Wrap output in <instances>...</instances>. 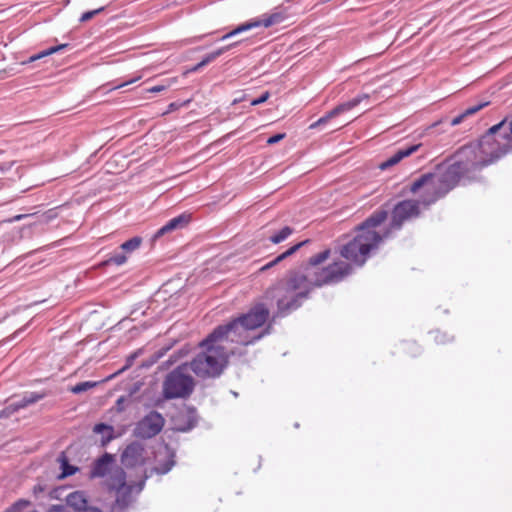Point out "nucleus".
<instances>
[{
	"mask_svg": "<svg viewBox=\"0 0 512 512\" xmlns=\"http://www.w3.org/2000/svg\"><path fill=\"white\" fill-rule=\"evenodd\" d=\"M507 121L504 118L490 127L476 142L460 147L454 154V162L438 176L437 185L427 188L422 197L423 205L428 207L445 197L460 181L464 184L480 181L478 173L489 164L511 153L507 143L501 139V131Z\"/></svg>",
	"mask_w": 512,
	"mask_h": 512,
	"instance_id": "nucleus-1",
	"label": "nucleus"
},
{
	"mask_svg": "<svg viewBox=\"0 0 512 512\" xmlns=\"http://www.w3.org/2000/svg\"><path fill=\"white\" fill-rule=\"evenodd\" d=\"M330 254L331 250L325 249L311 256L306 263L290 270L284 279L266 290L264 298L276 301L277 310L274 318L286 317L300 308L315 287L338 283L351 273V264L343 261L320 268L319 265L326 261Z\"/></svg>",
	"mask_w": 512,
	"mask_h": 512,
	"instance_id": "nucleus-2",
	"label": "nucleus"
},
{
	"mask_svg": "<svg viewBox=\"0 0 512 512\" xmlns=\"http://www.w3.org/2000/svg\"><path fill=\"white\" fill-rule=\"evenodd\" d=\"M387 217L388 212L386 210H377L372 213L357 226L355 237L341 247L340 255L355 265L362 267L370 253L377 249L384 239L391 236L393 230L390 225L382 234L375 230Z\"/></svg>",
	"mask_w": 512,
	"mask_h": 512,
	"instance_id": "nucleus-3",
	"label": "nucleus"
},
{
	"mask_svg": "<svg viewBox=\"0 0 512 512\" xmlns=\"http://www.w3.org/2000/svg\"><path fill=\"white\" fill-rule=\"evenodd\" d=\"M275 315V313L273 314ZM277 317L272 316L271 322L262 329L258 334L250 335V332L244 326L239 317L233 318L227 323L216 326L206 337L205 344L219 343L222 341H229L243 346L255 344L263 337L271 334L272 323Z\"/></svg>",
	"mask_w": 512,
	"mask_h": 512,
	"instance_id": "nucleus-4",
	"label": "nucleus"
},
{
	"mask_svg": "<svg viewBox=\"0 0 512 512\" xmlns=\"http://www.w3.org/2000/svg\"><path fill=\"white\" fill-rule=\"evenodd\" d=\"M200 347L203 350L190 362V369L203 379L219 377L227 365V351L216 342L205 344V338Z\"/></svg>",
	"mask_w": 512,
	"mask_h": 512,
	"instance_id": "nucleus-5",
	"label": "nucleus"
},
{
	"mask_svg": "<svg viewBox=\"0 0 512 512\" xmlns=\"http://www.w3.org/2000/svg\"><path fill=\"white\" fill-rule=\"evenodd\" d=\"M114 477L115 483L111 484V489L116 491V498L111 504L110 512H129L130 507L136 502V496L145 488L150 475L144 474L138 482L128 484L125 471L119 468L115 471Z\"/></svg>",
	"mask_w": 512,
	"mask_h": 512,
	"instance_id": "nucleus-6",
	"label": "nucleus"
},
{
	"mask_svg": "<svg viewBox=\"0 0 512 512\" xmlns=\"http://www.w3.org/2000/svg\"><path fill=\"white\" fill-rule=\"evenodd\" d=\"M186 369V365H179L166 375L162 384L164 399H185L193 393L194 379L186 373Z\"/></svg>",
	"mask_w": 512,
	"mask_h": 512,
	"instance_id": "nucleus-7",
	"label": "nucleus"
},
{
	"mask_svg": "<svg viewBox=\"0 0 512 512\" xmlns=\"http://www.w3.org/2000/svg\"><path fill=\"white\" fill-rule=\"evenodd\" d=\"M288 18V13L285 8L278 7L271 14H264L260 18L251 19L247 22L241 23L226 34H224L220 40L224 41L229 38H232L236 35H239L243 32L250 31L253 28L257 27H271L276 24L282 23L284 20Z\"/></svg>",
	"mask_w": 512,
	"mask_h": 512,
	"instance_id": "nucleus-8",
	"label": "nucleus"
},
{
	"mask_svg": "<svg viewBox=\"0 0 512 512\" xmlns=\"http://www.w3.org/2000/svg\"><path fill=\"white\" fill-rule=\"evenodd\" d=\"M422 200H402L392 209L390 226L392 230H400L406 221L415 219L420 215V204Z\"/></svg>",
	"mask_w": 512,
	"mask_h": 512,
	"instance_id": "nucleus-9",
	"label": "nucleus"
},
{
	"mask_svg": "<svg viewBox=\"0 0 512 512\" xmlns=\"http://www.w3.org/2000/svg\"><path fill=\"white\" fill-rule=\"evenodd\" d=\"M165 419L158 411H151L135 426L133 435L140 439H150L161 432Z\"/></svg>",
	"mask_w": 512,
	"mask_h": 512,
	"instance_id": "nucleus-10",
	"label": "nucleus"
},
{
	"mask_svg": "<svg viewBox=\"0 0 512 512\" xmlns=\"http://www.w3.org/2000/svg\"><path fill=\"white\" fill-rule=\"evenodd\" d=\"M119 468L121 467L116 464L115 455L104 452L92 462L88 476L90 479L110 476L112 483H115V471Z\"/></svg>",
	"mask_w": 512,
	"mask_h": 512,
	"instance_id": "nucleus-11",
	"label": "nucleus"
},
{
	"mask_svg": "<svg viewBox=\"0 0 512 512\" xmlns=\"http://www.w3.org/2000/svg\"><path fill=\"white\" fill-rule=\"evenodd\" d=\"M238 317L250 332L262 327L268 321L270 310L264 303H257Z\"/></svg>",
	"mask_w": 512,
	"mask_h": 512,
	"instance_id": "nucleus-12",
	"label": "nucleus"
},
{
	"mask_svg": "<svg viewBox=\"0 0 512 512\" xmlns=\"http://www.w3.org/2000/svg\"><path fill=\"white\" fill-rule=\"evenodd\" d=\"M367 98H368L367 94L358 95L347 102L337 105L332 110L327 112L324 116L320 117L317 121L312 123L310 125V129H316V128L326 124L330 119H332L346 111L353 109L354 107L359 105L363 99H367Z\"/></svg>",
	"mask_w": 512,
	"mask_h": 512,
	"instance_id": "nucleus-13",
	"label": "nucleus"
},
{
	"mask_svg": "<svg viewBox=\"0 0 512 512\" xmlns=\"http://www.w3.org/2000/svg\"><path fill=\"white\" fill-rule=\"evenodd\" d=\"M144 446L138 442L133 441L128 444L121 454V463L126 468H134L143 464Z\"/></svg>",
	"mask_w": 512,
	"mask_h": 512,
	"instance_id": "nucleus-14",
	"label": "nucleus"
},
{
	"mask_svg": "<svg viewBox=\"0 0 512 512\" xmlns=\"http://www.w3.org/2000/svg\"><path fill=\"white\" fill-rule=\"evenodd\" d=\"M191 221V214L182 213L170 220H168L162 227H160L152 237V241H156L162 236L171 233L175 230L185 228Z\"/></svg>",
	"mask_w": 512,
	"mask_h": 512,
	"instance_id": "nucleus-15",
	"label": "nucleus"
},
{
	"mask_svg": "<svg viewBox=\"0 0 512 512\" xmlns=\"http://www.w3.org/2000/svg\"><path fill=\"white\" fill-rule=\"evenodd\" d=\"M165 451H166L165 459L162 460L160 458H157L156 465L153 468H151L150 471L145 470L144 474L150 475V477H151L153 474L165 475L172 470V468L176 464V460H175L176 453L174 450L170 449L168 446L165 447Z\"/></svg>",
	"mask_w": 512,
	"mask_h": 512,
	"instance_id": "nucleus-16",
	"label": "nucleus"
},
{
	"mask_svg": "<svg viewBox=\"0 0 512 512\" xmlns=\"http://www.w3.org/2000/svg\"><path fill=\"white\" fill-rule=\"evenodd\" d=\"M198 417L196 408L189 406L186 408V413L179 416L175 420V430L182 433L190 432L197 426Z\"/></svg>",
	"mask_w": 512,
	"mask_h": 512,
	"instance_id": "nucleus-17",
	"label": "nucleus"
},
{
	"mask_svg": "<svg viewBox=\"0 0 512 512\" xmlns=\"http://www.w3.org/2000/svg\"><path fill=\"white\" fill-rule=\"evenodd\" d=\"M421 144H410L404 147L399 148L397 151L394 152L393 155L388 157L385 161L381 162L379 164V168L381 170H387L390 167L398 164L401 160L404 158L410 156L414 152H416L420 148Z\"/></svg>",
	"mask_w": 512,
	"mask_h": 512,
	"instance_id": "nucleus-18",
	"label": "nucleus"
},
{
	"mask_svg": "<svg viewBox=\"0 0 512 512\" xmlns=\"http://www.w3.org/2000/svg\"><path fill=\"white\" fill-rule=\"evenodd\" d=\"M92 431L94 434L100 435L98 445L102 448H105L112 440L117 438L114 427L104 422L96 423ZM95 443H97V441Z\"/></svg>",
	"mask_w": 512,
	"mask_h": 512,
	"instance_id": "nucleus-19",
	"label": "nucleus"
},
{
	"mask_svg": "<svg viewBox=\"0 0 512 512\" xmlns=\"http://www.w3.org/2000/svg\"><path fill=\"white\" fill-rule=\"evenodd\" d=\"M67 506L63 509L66 512H80L82 509H86L91 507L88 504V500L85 496V493L82 491H74L70 493L66 498Z\"/></svg>",
	"mask_w": 512,
	"mask_h": 512,
	"instance_id": "nucleus-20",
	"label": "nucleus"
},
{
	"mask_svg": "<svg viewBox=\"0 0 512 512\" xmlns=\"http://www.w3.org/2000/svg\"><path fill=\"white\" fill-rule=\"evenodd\" d=\"M309 242V240H304V241H301L293 246H291L290 248H288L286 251H284L283 253L279 254L277 257H275L273 260L269 261L268 263H266L262 268L261 270L264 271V270H267L273 266H275L276 264L280 263L281 261H283L284 259L288 258L289 256L293 255L294 253H296L301 247H303L305 244H307Z\"/></svg>",
	"mask_w": 512,
	"mask_h": 512,
	"instance_id": "nucleus-21",
	"label": "nucleus"
},
{
	"mask_svg": "<svg viewBox=\"0 0 512 512\" xmlns=\"http://www.w3.org/2000/svg\"><path fill=\"white\" fill-rule=\"evenodd\" d=\"M58 461L60 463L61 469V473L58 476L59 479H64L69 476H72L79 470L77 466L70 464L69 459L64 452H62L59 455Z\"/></svg>",
	"mask_w": 512,
	"mask_h": 512,
	"instance_id": "nucleus-22",
	"label": "nucleus"
},
{
	"mask_svg": "<svg viewBox=\"0 0 512 512\" xmlns=\"http://www.w3.org/2000/svg\"><path fill=\"white\" fill-rule=\"evenodd\" d=\"M243 41L240 40V41H236V42H233V43H230L228 45H225V46H222L218 49H216L215 51L205 55L203 58H202V65H208L209 63L213 62L215 59H217L218 57H220L221 55H223L224 53L230 51L231 49L239 46Z\"/></svg>",
	"mask_w": 512,
	"mask_h": 512,
	"instance_id": "nucleus-23",
	"label": "nucleus"
},
{
	"mask_svg": "<svg viewBox=\"0 0 512 512\" xmlns=\"http://www.w3.org/2000/svg\"><path fill=\"white\" fill-rule=\"evenodd\" d=\"M434 180H435V174L434 173H425V174H422L420 177H418L416 180H414L410 187H409V190L410 192L412 193H416L417 191H419L421 188L425 187V186H428L429 184H434ZM435 185H433L434 187Z\"/></svg>",
	"mask_w": 512,
	"mask_h": 512,
	"instance_id": "nucleus-24",
	"label": "nucleus"
},
{
	"mask_svg": "<svg viewBox=\"0 0 512 512\" xmlns=\"http://www.w3.org/2000/svg\"><path fill=\"white\" fill-rule=\"evenodd\" d=\"M126 261H127V256L123 250L114 251L112 253H109L106 256V259L101 262V266L102 267L110 266V265L121 266V265L125 264Z\"/></svg>",
	"mask_w": 512,
	"mask_h": 512,
	"instance_id": "nucleus-25",
	"label": "nucleus"
},
{
	"mask_svg": "<svg viewBox=\"0 0 512 512\" xmlns=\"http://www.w3.org/2000/svg\"><path fill=\"white\" fill-rule=\"evenodd\" d=\"M45 394L38 392H25L23 396L19 400H15L18 407L23 409L29 405H32L41 399H43Z\"/></svg>",
	"mask_w": 512,
	"mask_h": 512,
	"instance_id": "nucleus-26",
	"label": "nucleus"
},
{
	"mask_svg": "<svg viewBox=\"0 0 512 512\" xmlns=\"http://www.w3.org/2000/svg\"><path fill=\"white\" fill-rule=\"evenodd\" d=\"M293 232L294 229L292 227L284 226L278 232H275L272 235H270L269 241H271L274 244H279L285 241Z\"/></svg>",
	"mask_w": 512,
	"mask_h": 512,
	"instance_id": "nucleus-27",
	"label": "nucleus"
},
{
	"mask_svg": "<svg viewBox=\"0 0 512 512\" xmlns=\"http://www.w3.org/2000/svg\"><path fill=\"white\" fill-rule=\"evenodd\" d=\"M142 243V238L140 236H134L127 241L123 242L120 245V249L124 251V253H131L138 249Z\"/></svg>",
	"mask_w": 512,
	"mask_h": 512,
	"instance_id": "nucleus-28",
	"label": "nucleus"
},
{
	"mask_svg": "<svg viewBox=\"0 0 512 512\" xmlns=\"http://www.w3.org/2000/svg\"><path fill=\"white\" fill-rule=\"evenodd\" d=\"M98 385V382L96 381H83L79 382L76 385L72 386L70 391L73 394H81L84 393L92 388H95Z\"/></svg>",
	"mask_w": 512,
	"mask_h": 512,
	"instance_id": "nucleus-29",
	"label": "nucleus"
},
{
	"mask_svg": "<svg viewBox=\"0 0 512 512\" xmlns=\"http://www.w3.org/2000/svg\"><path fill=\"white\" fill-rule=\"evenodd\" d=\"M30 504V501L26 499H19L9 506L4 512H24Z\"/></svg>",
	"mask_w": 512,
	"mask_h": 512,
	"instance_id": "nucleus-30",
	"label": "nucleus"
},
{
	"mask_svg": "<svg viewBox=\"0 0 512 512\" xmlns=\"http://www.w3.org/2000/svg\"><path fill=\"white\" fill-rule=\"evenodd\" d=\"M504 126H506V124ZM501 139L506 141L508 150L512 151V120L507 128L503 127V130L501 131Z\"/></svg>",
	"mask_w": 512,
	"mask_h": 512,
	"instance_id": "nucleus-31",
	"label": "nucleus"
},
{
	"mask_svg": "<svg viewBox=\"0 0 512 512\" xmlns=\"http://www.w3.org/2000/svg\"><path fill=\"white\" fill-rule=\"evenodd\" d=\"M18 410H20V408L18 407L16 401H13L0 411V418H8Z\"/></svg>",
	"mask_w": 512,
	"mask_h": 512,
	"instance_id": "nucleus-32",
	"label": "nucleus"
},
{
	"mask_svg": "<svg viewBox=\"0 0 512 512\" xmlns=\"http://www.w3.org/2000/svg\"><path fill=\"white\" fill-rule=\"evenodd\" d=\"M434 334V340L437 344H446L448 342L453 341V336H449L446 333H442L439 330L431 332Z\"/></svg>",
	"mask_w": 512,
	"mask_h": 512,
	"instance_id": "nucleus-33",
	"label": "nucleus"
},
{
	"mask_svg": "<svg viewBox=\"0 0 512 512\" xmlns=\"http://www.w3.org/2000/svg\"><path fill=\"white\" fill-rule=\"evenodd\" d=\"M67 47H68V44H60V45H57V46H52V47H50V48H48L46 50H43V51L37 53V55L41 59V58L46 57L48 55L54 54L56 52H59V51L65 49Z\"/></svg>",
	"mask_w": 512,
	"mask_h": 512,
	"instance_id": "nucleus-34",
	"label": "nucleus"
},
{
	"mask_svg": "<svg viewBox=\"0 0 512 512\" xmlns=\"http://www.w3.org/2000/svg\"><path fill=\"white\" fill-rule=\"evenodd\" d=\"M488 104H489V102H482L477 105L471 106V107L465 109L462 112V114H463L464 118H467L468 116L474 115L475 113H477L478 111H480L481 109L486 107Z\"/></svg>",
	"mask_w": 512,
	"mask_h": 512,
	"instance_id": "nucleus-35",
	"label": "nucleus"
},
{
	"mask_svg": "<svg viewBox=\"0 0 512 512\" xmlns=\"http://www.w3.org/2000/svg\"><path fill=\"white\" fill-rule=\"evenodd\" d=\"M104 9H105V7H100V8L94 9V10L86 11L81 15L79 20H80V22H87V21L91 20L93 17H95L96 15L100 14L102 11H104Z\"/></svg>",
	"mask_w": 512,
	"mask_h": 512,
	"instance_id": "nucleus-36",
	"label": "nucleus"
},
{
	"mask_svg": "<svg viewBox=\"0 0 512 512\" xmlns=\"http://www.w3.org/2000/svg\"><path fill=\"white\" fill-rule=\"evenodd\" d=\"M464 119L465 118H464L463 114L460 113L458 116L452 118L451 120L445 119V120H442L440 122L434 123L433 126H437V125H439L441 123L447 122L448 125L452 127V126H456V125L462 123L464 121Z\"/></svg>",
	"mask_w": 512,
	"mask_h": 512,
	"instance_id": "nucleus-37",
	"label": "nucleus"
},
{
	"mask_svg": "<svg viewBox=\"0 0 512 512\" xmlns=\"http://www.w3.org/2000/svg\"><path fill=\"white\" fill-rule=\"evenodd\" d=\"M136 80H137V78H133L131 80L125 81L123 83H120V84H117V85H114V86H112L111 83H107L106 85H104L102 87V89H107L108 91L116 90V89L125 87V86H127V85H129L131 83H134Z\"/></svg>",
	"mask_w": 512,
	"mask_h": 512,
	"instance_id": "nucleus-38",
	"label": "nucleus"
},
{
	"mask_svg": "<svg viewBox=\"0 0 512 512\" xmlns=\"http://www.w3.org/2000/svg\"><path fill=\"white\" fill-rule=\"evenodd\" d=\"M269 97H270V94H269V92L266 91V92L262 93L259 97L251 100L250 105L251 106L260 105V104L266 102L269 99Z\"/></svg>",
	"mask_w": 512,
	"mask_h": 512,
	"instance_id": "nucleus-39",
	"label": "nucleus"
},
{
	"mask_svg": "<svg viewBox=\"0 0 512 512\" xmlns=\"http://www.w3.org/2000/svg\"><path fill=\"white\" fill-rule=\"evenodd\" d=\"M285 136H286L285 133H276L267 139V144L274 145V144L280 142L281 140H283L285 138Z\"/></svg>",
	"mask_w": 512,
	"mask_h": 512,
	"instance_id": "nucleus-40",
	"label": "nucleus"
},
{
	"mask_svg": "<svg viewBox=\"0 0 512 512\" xmlns=\"http://www.w3.org/2000/svg\"><path fill=\"white\" fill-rule=\"evenodd\" d=\"M139 353H140V351H136V352H134V353L130 354V355L126 358V363H125L124 367L119 371V373H120L121 371H124L125 369L129 368V367L133 364V362L135 361V359L138 357Z\"/></svg>",
	"mask_w": 512,
	"mask_h": 512,
	"instance_id": "nucleus-41",
	"label": "nucleus"
},
{
	"mask_svg": "<svg viewBox=\"0 0 512 512\" xmlns=\"http://www.w3.org/2000/svg\"><path fill=\"white\" fill-rule=\"evenodd\" d=\"M406 346L411 351L412 356H417L421 353L420 346L415 342H407Z\"/></svg>",
	"mask_w": 512,
	"mask_h": 512,
	"instance_id": "nucleus-42",
	"label": "nucleus"
},
{
	"mask_svg": "<svg viewBox=\"0 0 512 512\" xmlns=\"http://www.w3.org/2000/svg\"><path fill=\"white\" fill-rule=\"evenodd\" d=\"M126 402H127V398L125 396H121L117 399L116 401V410L118 412H122L126 409Z\"/></svg>",
	"mask_w": 512,
	"mask_h": 512,
	"instance_id": "nucleus-43",
	"label": "nucleus"
},
{
	"mask_svg": "<svg viewBox=\"0 0 512 512\" xmlns=\"http://www.w3.org/2000/svg\"><path fill=\"white\" fill-rule=\"evenodd\" d=\"M165 89V86L163 85H156L151 88H148V91L151 93H159Z\"/></svg>",
	"mask_w": 512,
	"mask_h": 512,
	"instance_id": "nucleus-44",
	"label": "nucleus"
},
{
	"mask_svg": "<svg viewBox=\"0 0 512 512\" xmlns=\"http://www.w3.org/2000/svg\"><path fill=\"white\" fill-rule=\"evenodd\" d=\"M164 355V350L160 349L159 351L155 352L152 356V363L158 361L162 356Z\"/></svg>",
	"mask_w": 512,
	"mask_h": 512,
	"instance_id": "nucleus-45",
	"label": "nucleus"
},
{
	"mask_svg": "<svg viewBox=\"0 0 512 512\" xmlns=\"http://www.w3.org/2000/svg\"><path fill=\"white\" fill-rule=\"evenodd\" d=\"M205 65H202V61H200L199 63H197L195 66H193L192 68H190V72H197L199 71L201 68H203Z\"/></svg>",
	"mask_w": 512,
	"mask_h": 512,
	"instance_id": "nucleus-46",
	"label": "nucleus"
},
{
	"mask_svg": "<svg viewBox=\"0 0 512 512\" xmlns=\"http://www.w3.org/2000/svg\"><path fill=\"white\" fill-rule=\"evenodd\" d=\"M207 34H204V35H200V36H195L191 39L188 40L189 43H196L198 41H200L201 39H203Z\"/></svg>",
	"mask_w": 512,
	"mask_h": 512,
	"instance_id": "nucleus-47",
	"label": "nucleus"
},
{
	"mask_svg": "<svg viewBox=\"0 0 512 512\" xmlns=\"http://www.w3.org/2000/svg\"><path fill=\"white\" fill-rule=\"evenodd\" d=\"M39 59H40L39 56L37 54H34L29 58V62H34Z\"/></svg>",
	"mask_w": 512,
	"mask_h": 512,
	"instance_id": "nucleus-48",
	"label": "nucleus"
},
{
	"mask_svg": "<svg viewBox=\"0 0 512 512\" xmlns=\"http://www.w3.org/2000/svg\"><path fill=\"white\" fill-rule=\"evenodd\" d=\"M138 389H139V385H138V383H135V384H134V388H133V390L131 391L130 395H132V394H133L134 392H136Z\"/></svg>",
	"mask_w": 512,
	"mask_h": 512,
	"instance_id": "nucleus-49",
	"label": "nucleus"
},
{
	"mask_svg": "<svg viewBox=\"0 0 512 512\" xmlns=\"http://www.w3.org/2000/svg\"><path fill=\"white\" fill-rule=\"evenodd\" d=\"M20 332H21V330L16 331V332L11 336V338H12V339H15V338L18 336V334H19Z\"/></svg>",
	"mask_w": 512,
	"mask_h": 512,
	"instance_id": "nucleus-50",
	"label": "nucleus"
},
{
	"mask_svg": "<svg viewBox=\"0 0 512 512\" xmlns=\"http://www.w3.org/2000/svg\"><path fill=\"white\" fill-rule=\"evenodd\" d=\"M175 107V104L174 103H171L170 104V108L173 109Z\"/></svg>",
	"mask_w": 512,
	"mask_h": 512,
	"instance_id": "nucleus-51",
	"label": "nucleus"
},
{
	"mask_svg": "<svg viewBox=\"0 0 512 512\" xmlns=\"http://www.w3.org/2000/svg\"><path fill=\"white\" fill-rule=\"evenodd\" d=\"M22 218V215L16 216L15 219L19 220Z\"/></svg>",
	"mask_w": 512,
	"mask_h": 512,
	"instance_id": "nucleus-52",
	"label": "nucleus"
},
{
	"mask_svg": "<svg viewBox=\"0 0 512 512\" xmlns=\"http://www.w3.org/2000/svg\"><path fill=\"white\" fill-rule=\"evenodd\" d=\"M294 426H295V428H298V427H299V423H297V422H296V423L294 424Z\"/></svg>",
	"mask_w": 512,
	"mask_h": 512,
	"instance_id": "nucleus-53",
	"label": "nucleus"
}]
</instances>
